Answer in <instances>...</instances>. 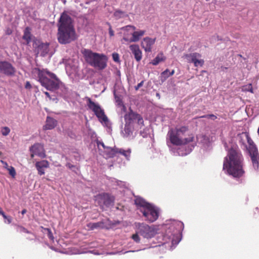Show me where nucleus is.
I'll use <instances>...</instances> for the list:
<instances>
[{"mask_svg": "<svg viewBox=\"0 0 259 259\" xmlns=\"http://www.w3.org/2000/svg\"><path fill=\"white\" fill-rule=\"evenodd\" d=\"M195 53H190V54H185L183 55V58L186 59L187 62L189 63H191L192 62V59L193 58Z\"/></svg>", "mask_w": 259, "mask_h": 259, "instance_id": "nucleus-27", "label": "nucleus"}, {"mask_svg": "<svg viewBox=\"0 0 259 259\" xmlns=\"http://www.w3.org/2000/svg\"><path fill=\"white\" fill-rule=\"evenodd\" d=\"M66 166L68 167L69 169H72L73 167H74L75 166L71 164L70 163H67L66 164Z\"/></svg>", "mask_w": 259, "mask_h": 259, "instance_id": "nucleus-48", "label": "nucleus"}, {"mask_svg": "<svg viewBox=\"0 0 259 259\" xmlns=\"http://www.w3.org/2000/svg\"><path fill=\"white\" fill-rule=\"evenodd\" d=\"M44 94L46 95V96L51 100H52V98L50 95V94L48 92H44Z\"/></svg>", "mask_w": 259, "mask_h": 259, "instance_id": "nucleus-49", "label": "nucleus"}, {"mask_svg": "<svg viewBox=\"0 0 259 259\" xmlns=\"http://www.w3.org/2000/svg\"><path fill=\"white\" fill-rule=\"evenodd\" d=\"M4 219L8 221V222L9 224L11 223L12 222V218L11 217L7 216V218H4Z\"/></svg>", "mask_w": 259, "mask_h": 259, "instance_id": "nucleus-50", "label": "nucleus"}, {"mask_svg": "<svg viewBox=\"0 0 259 259\" xmlns=\"http://www.w3.org/2000/svg\"><path fill=\"white\" fill-rule=\"evenodd\" d=\"M57 39L60 44H68L76 39V34L71 17L63 13L58 24Z\"/></svg>", "mask_w": 259, "mask_h": 259, "instance_id": "nucleus-2", "label": "nucleus"}, {"mask_svg": "<svg viewBox=\"0 0 259 259\" xmlns=\"http://www.w3.org/2000/svg\"><path fill=\"white\" fill-rule=\"evenodd\" d=\"M95 201L103 209L104 206H109L111 205L114 201V198L108 194L104 193L96 196Z\"/></svg>", "mask_w": 259, "mask_h": 259, "instance_id": "nucleus-9", "label": "nucleus"}, {"mask_svg": "<svg viewBox=\"0 0 259 259\" xmlns=\"http://www.w3.org/2000/svg\"><path fill=\"white\" fill-rule=\"evenodd\" d=\"M130 125L131 124H127L126 123H125L124 131L128 135H130L132 134Z\"/></svg>", "mask_w": 259, "mask_h": 259, "instance_id": "nucleus-35", "label": "nucleus"}, {"mask_svg": "<svg viewBox=\"0 0 259 259\" xmlns=\"http://www.w3.org/2000/svg\"><path fill=\"white\" fill-rule=\"evenodd\" d=\"M112 56L113 60L115 62H119V55L117 53H114L112 54Z\"/></svg>", "mask_w": 259, "mask_h": 259, "instance_id": "nucleus-39", "label": "nucleus"}, {"mask_svg": "<svg viewBox=\"0 0 259 259\" xmlns=\"http://www.w3.org/2000/svg\"><path fill=\"white\" fill-rule=\"evenodd\" d=\"M243 157L238 149L231 148L225 158L223 169L235 178H240L244 174L243 168Z\"/></svg>", "mask_w": 259, "mask_h": 259, "instance_id": "nucleus-1", "label": "nucleus"}, {"mask_svg": "<svg viewBox=\"0 0 259 259\" xmlns=\"http://www.w3.org/2000/svg\"><path fill=\"white\" fill-rule=\"evenodd\" d=\"M35 167L38 171V175L41 176L45 174V168H47L49 167V162L46 160L38 161L35 163Z\"/></svg>", "mask_w": 259, "mask_h": 259, "instance_id": "nucleus-16", "label": "nucleus"}, {"mask_svg": "<svg viewBox=\"0 0 259 259\" xmlns=\"http://www.w3.org/2000/svg\"><path fill=\"white\" fill-rule=\"evenodd\" d=\"M86 100L88 108L94 113L99 120L101 121L107 122L108 118L105 114L104 110L101 108L100 106L93 102L89 97H86Z\"/></svg>", "mask_w": 259, "mask_h": 259, "instance_id": "nucleus-6", "label": "nucleus"}, {"mask_svg": "<svg viewBox=\"0 0 259 259\" xmlns=\"http://www.w3.org/2000/svg\"><path fill=\"white\" fill-rule=\"evenodd\" d=\"M140 134L143 137H145V135H143V133L141 131L140 132Z\"/></svg>", "mask_w": 259, "mask_h": 259, "instance_id": "nucleus-54", "label": "nucleus"}, {"mask_svg": "<svg viewBox=\"0 0 259 259\" xmlns=\"http://www.w3.org/2000/svg\"><path fill=\"white\" fill-rule=\"evenodd\" d=\"M38 70V81L42 86L51 91L59 89L60 81L54 73L45 69Z\"/></svg>", "mask_w": 259, "mask_h": 259, "instance_id": "nucleus-4", "label": "nucleus"}, {"mask_svg": "<svg viewBox=\"0 0 259 259\" xmlns=\"http://www.w3.org/2000/svg\"><path fill=\"white\" fill-rule=\"evenodd\" d=\"M32 34L31 33V29L29 27H27L24 30L23 35L22 36L23 39L25 40L26 44L28 45L31 40Z\"/></svg>", "mask_w": 259, "mask_h": 259, "instance_id": "nucleus-23", "label": "nucleus"}, {"mask_svg": "<svg viewBox=\"0 0 259 259\" xmlns=\"http://www.w3.org/2000/svg\"><path fill=\"white\" fill-rule=\"evenodd\" d=\"M124 120L125 123L131 124L134 120H137V123L139 125H144V120L142 117L139 114L135 113L131 109L130 111L125 114Z\"/></svg>", "mask_w": 259, "mask_h": 259, "instance_id": "nucleus-10", "label": "nucleus"}, {"mask_svg": "<svg viewBox=\"0 0 259 259\" xmlns=\"http://www.w3.org/2000/svg\"><path fill=\"white\" fill-rule=\"evenodd\" d=\"M201 55L198 53H195V54L192 59V62L195 67H198V66H202L204 65V61L203 59H200Z\"/></svg>", "mask_w": 259, "mask_h": 259, "instance_id": "nucleus-22", "label": "nucleus"}, {"mask_svg": "<svg viewBox=\"0 0 259 259\" xmlns=\"http://www.w3.org/2000/svg\"><path fill=\"white\" fill-rule=\"evenodd\" d=\"M44 230L47 232V236L48 237V238L52 241H54V237L53 236V233L51 230L49 228H43L42 227Z\"/></svg>", "mask_w": 259, "mask_h": 259, "instance_id": "nucleus-30", "label": "nucleus"}, {"mask_svg": "<svg viewBox=\"0 0 259 259\" xmlns=\"http://www.w3.org/2000/svg\"><path fill=\"white\" fill-rule=\"evenodd\" d=\"M141 126H140V128H142V126H143V125H140Z\"/></svg>", "mask_w": 259, "mask_h": 259, "instance_id": "nucleus-57", "label": "nucleus"}, {"mask_svg": "<svg viewBox=\"0 0 259 259\" xmlns=\"http://www.w3.org/2000/svg\"><path fill=\"white\" fill-rule=\"evenodd\" d=\"M97 145H98V146H100V145L102 146L103 147L104 149L106 148V146H105V145H104V143L103 142L98 141L97 142Z\"/></svg>", "mask_w": 259, "mask_h": 259, "instance_id": "nucleus-46", "label": "nucleus"}, {"mask_svg": "<svg viewBox=\"0 0 259 259\" xmlns=\"http://www.w3.org/2000/svg\"><path fill=\"white\" fill-rule=\"evenodd\" d=\"M241 90H242V92H249L250 93H251L252 94L254 93L253 88H252L251 83H249L248 84L243 85L242 87V89Z\"/></svg>", "mask_w": 259, "mask_h": 259, "instance_id": "nucleus-26", "label": "nucleus"}, {"mask_svg": "<svg viewBox=\"0 0 259 259\" xmlns=\"http://www.w3.org/2000/svg\"><path fill=\"white\" fill-rule=\"evenodd\" d=\"M57 125V121L54 118L47 116L46 124L43 126L44 130H51L54 128Z\"/></svg>", "mask_w": 259, "mask_h": 259, "instance_id": "nucleus-18", "label": "nucleus"}, {"mask_svg": "<svg viewBox=\"0 0 259 259\" xmlns=\"http://www.w3.org/2000/svg\"><path fill=\"white\" fill-rule=\"evenodd\" d=\"M248 134L249 133L247 132H242L238 134L237 136V140H238L239 143L242 145L245 148H247L246 141L248 138Z\"/></svg>", "mask_w": 259, "mask_h": 259, "instance_id": "nucleus-20", "label": "nucleus"}, {"mask_svg": "<svg viewBox=\"0 0 259 259\" xmlns=\"http://www.w3.org/2000/svg\"><path fill=\"white\" fill-rule=\"evenodd\" d=\"M145 220L152 223L157 220L159 216L158 210L151 204L145 209L142 210Z\"/></svg>", "mask_w": 259, "mask_h": 259, "instance_id": "nucleus-8", "label": "nucleus"}, {"mask_svg": "<svg viewBox=\"0 0 259 259\" xmlns=\"http://www.w3.org/2000/svg\"><path fill=\"white\" fill-rule=\"evenodd\" d=\"M130 49L137 62L141 61L142 58V52L138 45L134 44L130 46Z\"/></svg>", "mask_w": 259, "mask_h": 259, "instance_id": "nucleus-15", "label": "nucleus"}, {"mask_svg": "<svg viewBox=\"0 0 259 259\" xmlns=\"http://www.w3.org/2000/svg\"><path fill=\"white\" fill-rule=\"evenodd\" d=\"M247 150L254 169H258L259 167V153L257 147L248 149Z\"/></svg>", "mask_w": 259, "mask_h": 259, "instance_id": "nucleus-12", "label": "nucleus"}, {"mask_svg": "<svg viewBox=\"0 0 259 259\" xmlns=\"http://www.w3.org/2000/svg\"><path fill=\"white\" fill-rule=\"evenodd\" d=\"M10 129L8 126L3 127L1 129L2 134L4 136H8L10 133Z\"/></svg>", "mask_w": 259, "mask_h": 259, "instance_id": "nucleus-31", "label": "nucleus"}, {"mask_svg": "<svg viewBox=\"0 0 259 259\" xmlns=\"http://www.w3.org/2000/svg\"><path fill=\"white\" fill-rule=\"evenodd\" d=\"M18 231H19L20 233H28L30 234L31 232L29 231L27 229L25 228L22 227V226H19L18 227Z\"/></svg>", "mask_w": 259, "mask_h": 259, "instance_id": "nucleus-36", "label": "nucleus"}, {"mask_svg": "<svg viewBox=\"0 0 259 259\" xmlns=\"http://www.w3.org/2000/svg\"><path fill=\"white\" fill-rule=\"evenodd\" d=\"M30 151L31 152V158H33L35 155L41 158H45L46 156L44 146L39 143L34 144L30 147Z\"/></svg>", "mask_w": 259, "mask_h": 259, "instance_id": "nucleus-13", "label": "nucleus"}, {"mask_svg": "<svg viewBox=\"0 0 259 259\" xmlns=\"http://www.w3.org/2000/svg\"><path fill=\"white\" fill-rule=\"evenodd\" d=\"M144 81H142L141 82L138 83L137 85L135 86V90L138 91L143 85Z\"/></svg>", "mask_w": 259, "mask_h": 259, "instance_id": "nucleus-41", "label": "nucleus"}, {"mask_svg": "<svg viewBox=\"0 0 259 259\" xmlns=\"http://www.w3.org/2000/svg\"><path fill=\"white\" fill-rule=\"evenodd\" d=\"M201 118H210L213 120H215L217 118V117L214 114H207L201 116Z\"/></svg>", "mask_w": 259, "mask_h": 259, "instance_id": "nucleus-37", "label": "nucleus"}, {"mask_svg": "<svg viewBox=\"0 0 259 259\" xmlns=\"http://www.w3.org/2000/svg\"><path fill=\"white\" fill-rule=\"evenodd\" d=\"M156 38H152L149 37H145L141 42V46L146 52H151L152 47L154 44Z\"/></svg>", "mask_w": 259, "mask_h": 259, "instance_id": "nucleus-14", "label": "nucleus"}, {"mask_svg": "<svg viewBox=\"0 0 259 259\" xmlns=\"http://www.w3.org/2000/svg\"><path fill=\"white\" fill-rule=\"evenodd\" d=\"M1 162L4 165V167L6 168V169H8V168L10 167V166L8 165V163L6 162V161H4L3 160H1Z\"/></svg>", "mask_w": 259, "mask_h": 259, "instance_id": "nucleus-42", "label": "nucleus"}, {"mask_svg": "<svg viewBox=\"0 0 259 259\" xmlns=\"http://www.w3.org/2000/svg\"><path fill=\"white\" fill-rule=\"evenodd\" d=\"M119 153L127 157L130 156L131 152L130 151H125L124 150H120Z\"/></svg>", "mask_w": 259, "mask_h": 259, "instance_id": "nucleus-40", "label": "nucleus"}, {"mask_svg": "<svg viewBox=\"0 0 259 259\" xmlns=\"http://www.w3.org/2000/svg\"><path fill=\"white\" fill-rule=\"evenodd\" d=\"M172 226H175L176 229L178 230V232H180L183 228L184 225L182 222L180 221L175 222L173 223L172 225L171 226V227Z\"/></svg>", "mask_w": 259, "mask_h": 259, "instance_id": "nucleus-28", "label": "nucleus"}, {"mask_svg": "<svg viewBox=\"0 0 259 259\" xmlns=\"http://www.w3.org/2000/svg\"><path fill=\"white\" fill-rule=\"evenodd\" d=\"M138 228L139 235L148 239L153 238L157 234V230L154 226L140 224Z\"/></svg>", "mask_w": 259, "mask_h": 259, "instance_id": "nucleus-7", "label": "nucleus"}, {"mask_svg": "<svg viewBox=\"0 0 259 259\" xmlns=\"http://www.w3.org/2000/svg\"><path fill=\"white\" fill-rule=\"evenodd\" d=\"M7 170L9 171V174L13 177L15 178L16 175V170L14 167L10 166Z\"/></svg>", "mask_w": 259, "mask_h": 259, "instance_id": "nucleus-34", "label": "nucleus"}, {"mask_svg": "<svg viewBox=\"0 0 259 259\" xmlns=\"http://www.w3.org/2000/svg\"><path fill=\"white\" fill-rule=\"evenodd\" d=\"M25 88L26 89H30L31 88V85L30 83L29 82V81H26L25 85Z\"/></svg>", "mask_w": 259, "mask_h": 259, "instance_id": "nucleus-44", "label": "nucleus"}, {"mask_svg": "<svg viewBox=\"0 0 259 259\" xmlns=\"http://www.w3.org/2000/svg\"><path fill=\"white\" fill-rule=\"evenodd\" d=\"M49 43H41L37 47L38 53L40 54V56L44 57L49 52Z\"/></svg>", "mask_w": 259, "mask_h": 259, "instance_id": "nucleus-19", "label": "nucleus"}, {"mask_svg": "<svg viewBox=\"0 0 259 259\" xmlns=\"http://www.w3.org/2000/svg\"><path fill=\"white\" fill-rule=\"evenodd\" d=\"M139 234L138 233V230L136 234H133L131 237L132 239H133L134 241L135 242H136V243H140V240H141Z\"/></svg>", "mask_w": 259, "mask_h": 259, "instance_id": "nucleus-33", "label": "nucleus"}, {"mask_svg": "<svg viewBox=\"0 0 259 259\" xmlns=\"http://www.w3.org/2000/svg\"><path fill=\"white\" fill-rule=\"evenodd\" d=\"M123 40L125 41H127L128 42H131L130 40V39H128L126 36L124 34V37H123Z\"/></svg>", "mask_w": 259, "mask_h": 259, "instance_id": "nucleus-51", "label": "nucleus"}, {"mask_svg": "<svg viewBox=\"0 0 259 259\" xmlns=\"http://www.w3.org/2000/svg\"><path fill=\"white\" fill-rule=\"evenodd\" d=\"M0 215H2L4 218H7V215L5 214L2 209L0 207Z\"/></svg>", "mask_w": 259, "mask_h": 259, "instance_id": "nucleus-47", "label": "nucleus"}, {"mask_svg": "<svg viewBox=\"0 0 259 259\" xmlns=\"http://www.w3.org/2000/svg\"><path fill=\"white\" fill-rule=\"evenodd\" d=\"M82 53L86 62L91 66L100 69H103L106 67L107 57L105 55L94 53L88 49H84Z\"/></svg>", "mask_w": 259, "mask_h": 259, "instance_id": "nucleus-5", "label": "nucleus"}, {"mask_svg": "<svg viewBox=\"0 0 259 259\" xmlns=\"http://www.w3.org/2000/svg\"><path fill=\"white\" fill-rule=\"evenodd\" d=\"M189 129L187 126H182L171 128L168 132L167 135L171 144L176 146L186 145L194 140L193 134H187Z\"/></svg>", "mask_w": 259, "mask_h": 259, "instance_id": "nucleus-3", "label": "nucleus"}, {"mask_svg": "<svg viewBox=\"0 0 259 259\" xmlns=\"http://www.w3.org/2000/svg\"><path fill=\"white\" fill-rule=\"evenodd\" d=\"M5 33L7 35H10L12 33V30L10 28H7L5 31Z\"/></svg>", "mask_w": 259, "mask_h": 259, "instance_id": "nucleus-43", "label": "nucleus"}, {"mask_svg": "<svg viewBox=\"0 0 259 259\" xmlns=\"http://www.w3.org/2000/svg\"><path fill=\"white\" fill-rule=\"evenodd\" d=\"M175 72V70H172L171 72L169 71V77L170 76H172V75H174Z\"/></svg>", "mask_w": 259, "mask_h": 259, "instance_id": "nucleus-52", "label": "nucleus"}, {"mask_svg": "<svg viewBox=\"0 0 259 259\" xmlns=\"http://www.w3.org/2000/svg\"><path fill=\"white\" fill-rule=\"evenodd\" d=\"M156 96H157V97H160V95H159V93H157V94H156Z\"/></svg>", "mask_w": 259, "mask_h": 259, "instance_id": "nucleus-55", "label": "nucleus"}, {"mask_svg": "<svg viewBox=\"0 0 259 259\" xmlns=\"http://www.w3.org/2000/svg\"><path fill=\"white\" fill-rule=\"evenodd\" d=\"M165 59L166 57L163 55V53H160L152 60V63L154 65H156L160 62L165 61Z\"/></svg>", "mask_w": 259, "mask_h": 259, "instance_id": "nucleus-25", "label": "nucleus"}, {"mask_svg": "<svg viewBox=\"0 0 259 259\" xmlns=\"http://www.w3.org/2000/svg\"><path fill=\"white\" fill-rule=\"evenodd\" d=\"M27 212V210L26 209H23L22 211H21V213L22 214H24L25 213H26Z\"/></svg>", "mask_w": 259, "mask_h": 259, "instance_id": "nucleus-53", "label": "nucleus"}, {"mask_svg": "<svg viewBox=\"0 0 259 259\" xmlns=\"http://www.w3.org/2000/svg\"><path fill=\"white\" fill-rule=\"evenodd\" d=\"M121 29L125 31H130L131 29H132V30H135L136 28L134 26L127 25L122 27Z\"/></svg>", "mask_w": 259, "mask_h": 259, "instance_id": "nucleus-38", "label": "nucleus"}, {"mask_svg": "<svg viewBox=\"0 0 259 259\" xmlns=\"http://www.w3.org/2000/svg\"><path fill=\"white\" fill-rule=\"evenodd\" d=\"M135 204L137 206L138 209L140 210V212H142V210L147 208L150 205V203L146 202L145 199L140 197H137L135 200Z\"/></svg>", "mask_w": 259, "mask_h": 259, "instance_id": "nucleus-17", "label": "nucleus"}, {"mask_svg": "<svg viewBox=\"0 0 259 259\" xmlns=\"http://www.w3.org/2000/svg\"><path fill=\"white\" fill-rule=\"evenodd\" d=\"M87 227L91 230L98 228L102 229L104 227V223L103 222L90 223L87 225Z\"/></svg>", "mask_w": 259, "mask_h": 259, "instance_id": "nucleus-24", "label": "nucleus"}, {"mask_svg": "<svg viewBox=\"0 0 259 259\" xmlns=\"http://www.w3.org/2000/svg\"><path fill=\"white\" fill-rule=\"evenodd\" d=\"M145 33V30H140L137 31H134L132 32V37L130 38L131 42H137L140 38L143 36Z\"/></svg>", "mask_w": 259, "mask_h": 259, "instance_id": "nucleus-21", "label": "nucleus"}, {"mask_svg": "<svg viewBox=\"0 0 259 259\" xmlns=\"http://www.w3.org/2000/svg\"><path fill=\"white\" fill-rule=\"evenodd\" d=\"M169 69H166L161 73V77L162 80H163L162 78H163V80H165L169 77Z\"/></svg>", "mask_w": 259, "mask_h": 259, "instance_id": "nucleus-32", "label": "nucleus"}, {"mask_svg": "<svg viewBox=\"0 0 259 259\" xmlns=\"http://www.w3.org/2000/svg\"><path fill=\"white\" fill-rule=\"evenodd\" d=\"M246 141L247 142V143L248 144V147H247V148H246L247 149L254 148V147H256V145H255V144L254 143L253 141H252V140L250 137L249 134H248V138L246 140Z\"/></svg>", "mask_w": 259, "mask_h": 259, "instance_id": "nucleus-29", "label": "nucleus"}, {"mask_svg": "<svg viewBox=\"0 0 259 259\" xmlns=\"http://www.w3.org/2000/svg\"><path fill=\"white\" fill-rule=\"evenodd\" d=\"M15 69L7 61L0 62V72L7 76H13L15 73Z\"/></svg>", "mask_w": 259, "mask_h": 259, "instance_id": "nucleus-11", "label": "nucleus"}, {"mask_svg": "<svg viewBox=\"0 0 259 259\" xmlns=\"http://www.w3.org/2000/svg\"><path fill=\"white\" fill-rule=\"evenodd\" d=\"M109 33L110 36H113L114 35V31L112 30L111 26L109 27Z\"/></svg>", "mask_w": 259, "mask_h": 259, "instance_id": "nucleus-45", "label": "nucleus"}, {"mask_svg": "<svg viewBox=\"0 0 259 259\" xmlns=\"http://www.w3.org/2000/svg\"><path fill=\"white\" fill-rule=\"evenodd\" d=\"M239 56L242 57L241 55H239Z\"/></svg>", "mask_w": 259, "mask_h": 259, "instance_id": "nucleus-56", "label": "nucleus"}]
</instances>
